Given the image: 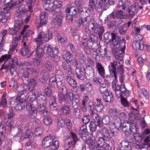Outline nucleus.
I'll list each match as a JSON object with an SVG mask.
<instances>
[{
	"label": "nucleus",
	"instance_id": "obj_1",
	"mask_svg": "<svg viewBox=\"0 0 150 150\" xmlns=\"http://www.w3.org/2000/svg\"><path fill=\"white\" fill-rule=\"evenodd\" d=\"M86 8L85 7L77 8L73 6L70 8L67 7L65 12L67 13L66 18L73 23L74 20L75 21L78 17L79 14L82 15L84 13H86Z\"/></svg>",
	"mask_w": 150,
	"mask_h": 150
},
{
	"label": "nucleus",
	"instance_id": "obj_2",
	"mask_svg": "<svg viewBox=\"0 0 150 150\" xmlns=\"http://www.w3.org/2000/svg\"><path fill=\"white\" fill-rule=\"evenodd\" d=\"M110 64L111 65L109 66L110 73L112 77H114L115 79L113 80L112 86L113 88L115 87V90L116 84L117 80V73L119 72L120 75L123 74L124 72V69L123 68V65H120L119 62H116L111 63Z\"/></svg>",
	"mask_w": 150,
	"mask_h": 150
},
{
	"label": "nucleus",
	"instance_id": "obj_3",
	"mask_svg": "<svg viewBox=\"0 0 150 150\" xmlns=\"http://www.w3.org/2000/svg\"><path fill=\"white\" fill-rule=\"evenodd\" d=\"M83 68L85 76L88 80H93L94 82L99 84L101 83L102 81L101 78H100L96 79L93 78L94 76V72L93 67H92L89 65L86 64L85 67H83Z\"/></svg>",
	"mask_w": 150,
	"mask_h": 150
},
{
	"label": "nucleus",
	"instance_id": "obj_4",
	"mask_svg": "<svg viewBox=\"0 0 150 150\" xmlns=\"http://www.w3.org/2000/svg\"><path fill=\"white\" fill-rule=\"evenodd\" d=\"M44 48L47 51V53L50 54V56L53 58L54 62H57L60 60L61 58L58 55L59 50L57 48H52L50 45H47V46H44Z\"/></svg>",
	"mask_w": 150,
	"mask_h": 150
},
{
	"label": "nucleus",
	"instance_id": "obj_5",
	"mask_svg": "<svg viewBox=\"0 0 150 150\" xmlns=\"http://www.w3.org/2000/svg\"><path fill=\"white\" fill-rule=\"evenodd\" d=\"M71 137H69L65 140L64 146V150H68L73 145H75L79 139L75 133L73 132L71 133Z\"/></svg>",
	"mask_w": 150,
	"mask_h": 150
},
{
	"label": "nucleus",
	"instance_id": "obj_6",
	"mask_svg": "<svg viewBox=\"0 0 150 150\" xmlns=\"http://www.w3.org/2000/svg\"><path fill=\"white\" fill-rule=\"evenodd\" d=\"M99 132L101 133L102 137L105 139V140L111 139L112 136L114 135L115 131L112 130L110 132L106 127H102Z\"/></svg>",
	"mask_w": 150,
	"mask_h": 150
},
{
	"label": "nucleus",
	"instance_id": "obj_7",
	"mask_svg": "<svg viewBox=\"0 0 150 150\" xmlns=\"http://www.w3.org/2000/svg\"><path fill=\"white\" fill-rule=\"evenodd\" d=\"M26 109L29 111L28 113V116L31 119H34L37 116V109L30 103L26 104Z\"/></svg>",
	"mask_w": 150,
	"mask_h": 150
},
{
	"label": "nucleus",
	"instance_id": "obj_8",
	"mask_svg": "<svg viewBox=\"0 0 150 150\" xmlns=\"http://www.w3.org/2000/svg\"><path fill=\"white\" fill-rule=\"evenodd\" d=\"M10 15L9 11L4 10V8L2 9L0 12V22L2 23L6 22Z\"/></svg>",
	"mask_w": 150,
	"mask_h": 150
},
{
	"label": "nucleus",
	"instance_id": "obj_9",
	"mask_svg": "<svg viewBox=\"0 0 150 150\" xmlns=\"http://www.w3.org/2000/svg\"><path fill=\"white\" fill-rule=\"evenodd\" d=\"M71 94L72 96H69V98L70 101L72 102V107L74 108H78L80 104L78 97L73 93Z\"/></svg>",
	"mask_w": 150,
	"mask_h": 150
},
{
	"label": "nucleus",
	"instance_id": "obj_10",
	"mask_svg": "<svg viewBox=\"0 0 150 150\" xmlns=\"http://www.w3.org/2000/svg\"><path fill=\"white\" fill-rule=\"evenodd\" d=\"M43 7L47 11H53L57 8V5L54 4L50 0H47L46 2L43 5Z\"/></svg>",
	"mask_w": 150,
	"mask_h": 150
},
{
	"label": "nucleus",
	"instance_id": "obj_11",
	"mask_svg": "<svg viewBox=\"0 0 150 150\" xmlns=\"http://www.w3.org/2000/svg\"><path fill=\"white\" fill-rule=\"evenodd\" d=\"M49 36L48 39H47V38L45 37V34L42 32H41L36 38V40L38 43H42V41L43 40L47 42L52 38L51 34H50Z\"/></svg>",
	"mask_w": 150,
	"mask_h": 150
},
{
	"label": "nucleus",
	"instance_id": "obj_12",
	"mask_svg": "<svg viewBox=\"0 0 150 150\" xmlns=\"http://www.w3.org/2000/svg\"><path fill=\"white\" fill-rule=\"evenodd\" d=\"M30 70L29 68H28L27 71L25 72L21 76L23 84L26 86L29 84V82L31 79L29 72Z\"/></svg>",
	"mask_w": 150,
	"mask_h": 150
},
{
	"label": "nucleus",
	"instance_id": "obj_13",
	"mask_svg": "<svg viewBox=\"0 0 150 150\" xmlns=\"http://www.w3.org/2000/svg\"><path fill=\"white\" fill-rule=\"evenodd\" d=\"M139 6L138 3H135L129 7L128 13L129 16L133 17L138 12V9Z\"/></svg>",
	"mask_w": 150,
	"mask_h": 150
},
{
	"label": "nucleus",
	"instance_id": "obj_14",
	"mask_svg": "<svg viewBox=\"0 0 150 150\" xmlns=\"http://www.w3.org/2000/svg\"><path fill=\"white\" fill-rule=\"evenodd\" d=\"M53 138L52 137L50 136H47L44 138L42 141V146L45 148L48 147L50 146L53 143Z\"/></svg>",
	"mask_w": 150,
	"mask_h": 150
},
{
	"label": "nucleus",
	"instance_id": "obj_15",
	"mask_svg": "<svg viewBox=\"0 0 150 150\" xmlns=\"http://www.w3.org/2000/svg\"><path fill=\"white\" fill-rule=\"evenodd\" d=\"M123 123L122 126V130L125 134L129 135L132 133V130L131 129L129 122L127 121Z\"/></svg>",
	"mask_w": 150,
	"mask_h": 150
},
{
	"label": "nucleus",
	"instance_id": "obj_16",
	"mask_svg": "<svg viewBox=\"0 0 150 150\" xmlns=\"http://www.w3.org/2000/svg\"><path fill=\"white\" fill-rule=\"evenodd\" d=\"M38 112H40L45 117H47L49 114L47 108L44 105H40L39 106Z\"/></svg>",
	"mask_w": 150,
	"mask_h": 150
},
{
	"label": "nucleus",
	"instance_id": "obj_17",
	"mask_svg": "<svg viewBox=\"0 0 150 150\" xmlns=\"http://www.w3.org/2000/svg\"><path fill=\"white\" fill-rule=\"evenodd\" d=\"M29 82V84L27 85L28 86L27 89L29 91H33L37 83V81L35 79L31 78Z\"/></svg>",
	"mask_w": 150,
	"mask_h": 150
},
{
	"label": "nucleus",
	"instance_id": "obj_18",
	"mask_svg": "<svg viewBox=\"0 0 150 150\" xmlns=\"http://www.w3.org/2000/svg\"><path fill=\"white\" fill-rule=\"evenodd\" d=\"M81 15L80 19L82 26H86L87 23V21L88 18V14L87 10L86 9V13H84V14Z\"/></svg>",
	"mask_w": 150,
	"mask_h": 150
},
{
	"label": "nucleus",
	"instance_id": "obj_19",
	"mask_svg": "<svg viewBox=\"0 0 150 150\" xmlns=\"http://www.w3.org/2000/svg\"><path fill=\"white\" fill-rule=\"evenodd\" d=\"M76 77L79 79L81 80H83L85 77V73H83L81 68L77 67L75 70Z\"/></svg>",
	"mask_w": 150,
	"mask_h": 150
},
{
	"label": "nucleus",
	"instance_id": "obj_20",
	"mask_svg": "<svg viewBox=\"0 0 150 150\" xmlns=\"http://www.w3.org/2000/svg\"><path fill=\"white\" fill-rule=\"evenodd\" d=\"M143 41H136L135 43L133 42L132 46L133 48L135 50H142L144 48V45Z\"/></svg>",
	"mask_w": 150,
	"mask_h": 150
},
{
	"label": "nucleus",
	"instance_id": "obj_21",
	"mask_svg": "<svg viewBox=\"0 0 150 150\" xmlns=\"http://www.w3.org/2000/svg\"><path fill=\"white\" fill-rule=\"evenodd\" d=\"M106 1V0H100V1L98 2L97 7V11L100 12L104 8L108 7V5Z\"/></svg>",
	"mask_w": 150,
	"mask_h": 150
},
{
	"label": "nucleus",
	"instance_id": "obj_22",
	"mask_svg": "<svg viewBox=\"0 0 150 150\" xmlns=\"http://www.w3.org/2000/svg\"><path fill=\"white\" fill-rule=\"evenodd\" d=\"M41 77L40 79V81L42 84L45 85L48 78V74L45 70H43L41 73Z\"/></svg>",
	"mask_w": 150,
	"mask_h": 150
},
{
	"label": "nucleus",
	"instance_id": "obj_23",
	"mask_svg": "<svg viewBox=\"0 0 150 150\" xmlns=\"http://www.w3.org/2000/svg\"><path fill=\"white\" fill-rule=\"evenodd\" d=\"M96 67L99 74L102 77L104 78L105 74V70L104 67L99 62L96 63Z\"/></svg>",
	"mask_w": 150,
	"mask_h": 150
},
{
	"label": "nucleus",
	"instance_id": "obj_24",
	"mask_svg": "<svg viewBox=\"0 0 150 150\" xmlns=\"http://www.w3.org/2000/svg\"><path fill=\"white\" fill-rule=\"evenodd\" d=\"M120 144V150H131V146L129 142L125 141H122Z\"/></svg>",
	"mask_w": 150,
	"mask_h": 150
},
{
	"label": "nucleus",
	"instance_id": "obj_25",
	"mask_svg": "<svg viewBox=\"0 0 150 150\" xmlns=\"http://www.w3.org/2000/svg\"><path fill=\"white\" fill-rule=\"evenodd\" d=\"M103 98L104 101L106 102L111 103L113 100L112 94L111 93L109 92L103 94Z\"/></svg>",
	"mask_w": 150,
	"mask_h": 150
},
{
	"label": "nucleus",
	"instance_id": "obj_26",
	"mask_svg": "<svg viewBox=\"0 0 150 150\" xmlns=\"http://www.w3.org/2000/svg\"><path fill=\"white\" fill-rule=\"evenodd\" d=\"M98 3V0H89L88 2L89 8L91 10H94L95 9L97 11V7Z\"/></svg>",
	"mask_w": 150,
	"mask_h": 150
},
{
	"label": "nucleus",
	"instance_id": "obj_27",
	"mask_svg": "<svg viewBox=\"0 0 150 150\" xmlns=\"http://www.w3.org/2000/svg\"><path fill=\"white\" fill-rule=\"evenodd\" d=\"M118 45H117L115 47L116 48H121L120 50L121 51L122 53H123L125 52V40L123 38L121 39L120 41H119L118 42Z\"/></svg>",
	"mask_w": 150,
	"mask_h": 150
},
{
	"label": "nucleus",
	"instance_id": "obj_28",
	"mask_svg": "<svg viewBox=\"0 0 150 150\" xmlns=\"http://www.w3.org/2000/svg\"><path fill=\"white\" fill-rule=\"evenodd\" d=\"M55 35L59 42L63 43L67 40L66 37H65L63 34L60 32H57L56 33Z\"/></svg>",
	"mask_w": 150,
	"mask_h": 150
},
{
	"label": "nucleus",
	"instance_id": "obj_29",
	"mask_svg": "<svg viewBox=\"0 0 150 150\" xmlns=\"http://www.w3.org/2000/svg\"><path fill=\"white\" fill-rule=\"evenodd\" d=\"M49 83L51 86L55 87L61 84V81L57 80L55 76H52L49 79Z\"/></svg>",
	"mask_w": 150,
	"mask_h": 150
},
{
	"label": "nucleus",
	"instance_id": "obj_30",
	"mask_svg": "<svg viewBox=\"0 0 150 150\" xmlns=\"http://www.w3.org/2000/svg\"><path fill=\"white\" fill-rule=\"evenodd\" d=\"M44 66L49 71L51 72L54 70V67L53 63L49 60L45 61Z\"/></svg>",
	"mask_w": 150,
	"mask_h": 150
},
{
	"label": "nucleus",
	"instance_id": "obj_31",
	"mask_svg": "<svg viewBox=\"0 0 150 150\" xmlns=\"http://www.w3.org/2000/svg\"><path fill=\"white\" fill-rule=\"evenodd\" d=\"M90 115L94 119L93 122L97 124V125H100L101 120H100L101 117H100L99 115L96 113H94L93 112H90Z\"/></svg>",
	"mask_w": 150,
	"mask_h": 150
},
{
	"label": "nucleus",
	"instance_id": "obj_32",
	"mask_svg": "<svg viewBox=\"0 0 150 150\" xmlns=\"http://www.w3.org/2000/svg\"><path fill=\"white\" fill-rule=\"evenodd\" d=\"M62 57L63 59L69 62H71L73 59V57L72 53L69 52H66V53H64Z\"/></svg>",
	"mask_w": 150,
	"mask_h": 150
},
{
	"label": "nucleus",
	"instance_id": "obj_33",
	"mask_svg": "<svg viewBox=\"0 0 150 150\" xmlns=\"http://www.w3.org/2000/svg\"><path fill=\"white\" fill-rule=\"evenodd\" d=\"M26 96H25L23 93H21L19 95H18V96L15 100L17 102L24 104V103L27 98Z\"/></svg>",
	"mask_w": 150,
	"mask_h": 150
},
{
	"label": "nucleus",
	"instance_id": "obj_34",
	"mask_svg": "<svg viewBox=\"0 0 150 150\" xmlns=\"http://www.w3.org/2000/svg\"><path fill=\"white\" fill-rule=\"evenodd\" d=\"M99 19L102 23H105L108 20V15L102 11L99 14Z\"/></svg>",
	"mask_w": 150,
	"mask_h": 150
},
{
	"label": "nucleus",
	"instance_id": "obj_35",
	"mask_svg": "<svg viewBox=\"0 0 150 150\" xmlns=\"http://www.w3.org/2000/svg\"><path fill=\"white\" fill-rule=\"evenodd\" d=\"M112 123L115 128H116L117 129H119L122 127V122L120 118H115Z\"/></svg>",
	"mask_w": 150,
	"mask_h": 150
},
{
	"label": "nucleus",
	"instance_id": "obj_36",
	"mask_svg": "<svg viewBox=\"0 0 150 150\" xmlns=\"http://www.w3.org/2000/svg\"><path fill=\"white\" fill-rule=\"evenodd\" d=\"M115 34L110 32L105 33L104 35V38L105 40H108V42H111Z\"/></svg>",
	"mask_w": 150,
	"mask_h": 150
},
{
	"label": "nucleus",
	"instance_id": "obj_37",
	"mask_svg": "<svg viewBox=\"0 0 150 150\" xmlns=\"http://www.w3.org/2000/svg\"><path fill=\"white\" fill-rule=\"evenodd\" d=\"M13 61L14 60H13V61L10 62L8 64L5 66L4 65V63L2 65L0 70H1L4 69H5L9 70L10 72L11 73L12 71V69H14V64H13Z\"/></svg>",
	"mask_w": 150,
	"mask_h": 150
},
{
	"label": "nucleus",
	"instance_id": "obj_38",
	"mask_svg": "<svg viewBox=\"0 0 150 150\" xmlns=\"http://www.w3.org/2000/svg\"><path fill=\"white\" fill-rule=\"evenodd\" d=\"M42 129L40 127H39L36 129L35 133L37 136L34 138V141H35V142H36L37 141H38L40 140L41 137L38 135L41 134L42 132Z\"/></svg>",
	"mask_w": 150,
	"mask_h": 150
},
{
	"label": "nucleus",
	"instance_id": "obj_39",
	"mask_svg": "<svg viewBox=\"0 0 150 150\" xmlns=\"http://www.w3.org/2000/svg\"><path fill=\"white\" fill-rule=\"evenodd\" d=\"M33 135V133L29 129L27 130L26 132L23 133L21 136V138L22 139L25 138H30Z\"/></svg>",
	"mask_w": 150,
	"mask_h": 150
},
{
	"label": "nucleus",
	"instance_id": "obj_40",
	"mask_svg": "<svg viewBox=\"0 0 150 150\" xmlns=\"http://www.w3.org/2000/svg\"><path fill=\"white\" fill-rule=\"evenodd\" d=\"M98 26L94 30V32L99 35L100 37H101L104 32V29L103 27L100 26L98 24Z\"/></svg>",
	"mask_w": 150,
	"mask_h": 150
},
{
	"label": "nucleus",
	"instance_id": "obj_41",
	"mask_svg": "<svg viewBox=\"0 0 150 150\" xmlns=\"http://www.w3.org/2000/svg\"><path fill=\"white\" fill-rule=\"evenodd\" d=\"M44 49L42 48H37L35 50L36 56L39 58L43 57L44 54Z\"/></svg>",
	"mask_w": 150,
	"mask_h": 150
},
{
	"label": "nucleus",
	"instance_id": "obj_42",
	"mask_svg": "<svg viewBox=\"0 0 150 150\" xmlns=\"http://www.w3.org/2000/svg\"><path fill=\"white\" fill-rule=\"evenodd\" d=\"M62 113L64 115H67L69 114L71 111V108L69 106L64 105L61 108Z\"/></svg>",
	"mask_w": 150,
	"mask_h": 150
},
{
	"label": "nucleus",
	"instance_id": "obj_43",
	"mask_svg": "<svg viewBox=\"0 0 150 150\" xmlns=\"http://www.w3.org/2000/svg\"><path fill=\"white\" fill-rule=\"evenodd\" d=\"M66 80L71 86L75 88L76 86L77 83L76 81L74 79L71 78L68 76H66Z\"/></svg>",
	"mask_w": 150,
	"mask_h": 150
},
{
	"label": "nucleus",
	"instance_id": "obj_44",
	"mask_svg": "<svg viewBox=\"0 0 150 150\" xmlns=\"http://www.w3.org/2000/svg\"><path fill=\"white\" fill-rule=\"evenodd\" d=\"M14 1V0H4V5L6 7L4 8V10L8 11L11 9L12 4Z\"/></svg>",
	"mask_w": 150,
	"mask_h": 150
},
{
	"label": "nucleus",
	"instance_id": "obj_45",
	"mask_svg": "<svg viewBox=\"0 0 150 150\" xmlns=\"http://www.w3.org/2000/svg\"><path fill=\"white\" fill-rule=\"evenodd\" d=\"M38 101L39 103H42L44 102H47V98L43 93H40L39 94L37 97Z\"/></svg>",
	"mask_w": 150,
	"mask_h": 150
},
{
	"label": "nucleus",
	"instance_id": "obj_46",
	"mask_svg": "<svg viewBox=\"0 0 150 150\" xmlns=\"http://www.w3.org/2000/svg\"><path fill=\"white\" fill-rule=\"evenodd\" d=\"M121 39V38L118 36L117 34H115L111 42L112 43L113 46L115 47L117 45H118V42L119 41H120Z\"/></svg>",
	"mask_w": 150,
	"mask_h": 150
},
{
	"label": "nucleus",
	"instance_id": "obj_47",
	"mask_svg": "<svg viewBox=\"0 0 150 150\" xmlns=\"http://www.w3.org/2000/svg\"><path fill=\"white\" fill-rule=\"evenodd\" d=\"M87 144L89 147V149L91 147H92L96 143L95 138L94 137H89L87 140Z\"/></svg>",
	"mask_w": 150,
	"mask_h": 150
},
{
	"label": "nucleus",
	"instance_id": "obj_48",
	"mask_svg": "<svg viewBox=\"0 0 150 150\" xmlns=\"http://www.w3.org/2000/svg\"><path fill=\"white\" fill-rule=\"evenodd\" d=\"M107 26L110 29L113 30L117 28V21H110L107 23Z\"/></svg>",
	"mask_w": 150,
	"mask_h": 150
},
{
	"label": "nucleus",
	"instance_id": "obj_49",
	"mask_svg": "<svg viewBox=\"0 0 150 150\" xmlns=\"http://www.w3.org/2000/svg\"><path fill=\"white\" fill-rule=\"evenodd\" d=\"M60 93L59 94H61L62 96H68V91L67 88L64 86H62L59 89Z\"/></svg>",
	"mask_w": 150,
	"mask_h": 150
},
{
	"label": "nucleus",
	"instance_id": "obj_50",
	"mask_svg": "<svg viewBox=\"0 0 150 150\" xmlns=\"http://www.w3.org/2000/svg\"><path fill=\"white\" fill-rule=\"evenodd\" d=\"M99 125H97L93 122L91 121L90 122L89 127L90 131L92 132H93L96 131L97 129V126H100Z\"/></svg>",
	"mask_w": 150,
	"mask_h": 150
},
{
	"label": "nucleus",
	"instance_id": "obj_51",
	"mask_svg": "<svg viewBox=\"0 0 150 150\" xmlns=\"http://www.w3.org/2000/svg\"><path fill=\"white\" fill-rule=\"evenodd\" d=\"M121 92V96H128V92L127 89L126 88L125 86L123 84H121V88L120 90Z\"/></svg>",
	"mask_w": 150,
	"mask_h": 150
},
{
	"label": "nucleus",
	"instance_id": "obj_52",
	"mask_svg": "<svg viewBox=\"0 0 150 150\" xmlns=\"http://www.w3.org/2000/svg\"><path fill=\"white\" fill-rule=\"evenodd\" d=\"M20 52L21 54L23 56L27 55L29 53L28 45H27L25 47L21 49L20 50Z\"/></svg>",
	"mask_w": 150,
	"mask_h": 150
},
{
	"label": "nucleus",
	"instance_id": "obj_53",
	"mask_svg": "<svg viewBox=\"0 0 150 150\" xmlns=\"http://www.w3.org/2000/svg\"><path fill=\"white\" fill-rule=\"evenodd\" d=\"M108 114L110 116L113 118L116 117L118 115L117 109L115 108L110 109L109 111Z\"/></svg>",
	"mask_w": 150,
	"mask_h": 150
},
{
	"label": "nucleus",
	"instance_id": "obj_54",
	"mask_svg": "<svg viewBox=\"0 0 150 150\" xmlns=\"http://www.w3.org/2000/svg\"><path fill=\"white\" fill-rule=\"evenodd\" d=\"M15 109L17 110H21L25 108L24 104L19 102H16V104L14 105Z\"/></svg>",
	"mask_w": 150,
	"mask_h": 150
},
{
	"label": "nucleus",
	"instance_id": "obj_55",
	"mask_svg": "<svg viewBox=\"0 0 150 150\" xmlns=\"http://www.w3.org/2000/svg\"><path fill=\"white\" fill-rule=\"evenodd\" d=\"M22 22L21 20V21L19 20V21L16 22L14 25L13 30L17 32L20 29L21 26L23 25Z\"/></svg>",
	"mask_w": 150,
	"mask_h": 150
},
{
	"label": "nucleus",
	"instance_id": "obj_56",
	"mask_svg": "<svg viewBox=\"0 0 150 150\" xmlns=\"http://www.w3.org/2000/svg\"><path fill=\"white\" fill-rule=\"evenodd\" d=\"M59 143L57 141H55L50 146H49L51 150H57L59 147Z\"/></svg>",
	"mask_w": 150,
	"mask_h": 150
},
{
	"label": "nucleus",
	"instance_id": "obj_57",
	"mask_svg": "<svg viewBox=\"0 0 150 150\" xmlns=\"http://www.w3.org/2000/svg\"><path fill=\"white\" fill-rule=\"evenodd\" d=\"M105 139H103L102 137H99L97 142V145L101 147L104 146L105 144Z\"/></svg>",
	"mask_w": 150,
	"mask_h": 150
},
{
	"label": "nucleus",
	"instance_id": "obj_58",
	"mask_svg": "<svg viewBox=\"0 0 150 150\" xmlns=\"http://www.w3.org/2000/svg\"><path fill=\"white\" fill-rule=\"evenodd\" d=\"M127 29V27H126V25H123L119 28V32L121 34L124 35L126 33Z\"/></svg>",
	"mask_w": 150,
	"mask_h": 150
},
{
	"label": "nucleus",
	"instance_id": "obj_59",
	"mask_svg": "<svg viewBox=\"0 0 150 150\" xmlns=\"http://www.w3.org/2000/svg\"><path fill=\"white\" fill-rule=\"evenodd\" d=\"M98 36L93 34H90L88 37L87 41L96 42L98 40Z\"/></svg>",
	"mask_w": 150,
	"mask_h": 150
},
{
	"label": "nucleus",
	"instance_id": "obj_60",
	"mask_svg": "<svg viewBox=\"0 0 150 150\" xmlns=\"http://www.w3.org/2000/svg\"><path fill=\"white\" fill-rule=\"evenodd\" d=\"M110 121V117L108 115H104L103 116L102 119L103 123L105 125H108Z\"/></svg>",
	"mask_w": 150,
	"mask_h": 150
},
{
	"label": "nucleus",
	"instance_id": "obj_61",
	"mask_svg": "<svg viewBox=\"0 0 150 150\" xmlns=\"http://www.w3.org/2000/svg\"><path fill=\"white\" fill-rule=\"evenodd\" d=\"M65 119H63L61 117L57 118V123L58 125L62 127L65 126Z\"/></svg>",
	"mask_w": 150,
	"mask_h": 150
},
{
	"label": "nucleus",
	"instance_id": "obj_62",
	"mask_svg": "<svg viewBox=\"0 0 150 150\" xmlns=\"http://www.w3.org/2000/svg\"><path fill=\"white\" fill-rule=\"evenodd\" d=\"M97 26H98L97 24L91 22L88 23V29L90 30H93L94 31Z\"/></svg>",
	"mask_w": 150,
	"mask_h": 150
},
{
	"label": "nucleus",
	"instance_id": "obj_63",
	"mask_svg": "<svg viewBox=\"0 0 150 150\" xmlns=\"http://www.w3.org/2000/svg\"><path fill=\"white\" fill-rule=\"evenodd\" d=\"M96 42L87 41V45L88 47L92 50L95 49L96 45H97Z\"/></svg>",
	"mask_w": 150,
	"mask_h": 150
},
{
	"label": "nucleus",
	"instance_id": "obj_64",
	"mask_svg": "<svg viewBox=\"0 0 150 150\" xmlns=\"http://www.w3.org/2000/svg\"><path fill=\"white\" fill-rule=\"evenodd\" d=\"M45 91L46 95L48 97L51 96L54 93L53 91L51 88L48 87L45 89Z\"/></svg>",
	"mask_w": 150,
	"mask_h": 150
}]
</instances>
